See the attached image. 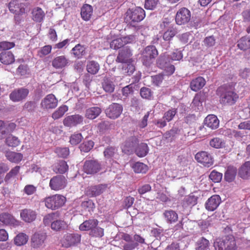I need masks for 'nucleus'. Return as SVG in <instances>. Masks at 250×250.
<instances>
[{
	"instance_id": "46",
	"label": "nucleus",
	"mask_w": 250,
	"mask_h": 250,
	"mask_svg": "<svg viewBox=\"0 0 250 250\" xmlns=\"http://www.w3.org/2000/svg\"><path fill=\"white\" fill-rule=\"evenodd\" d=\"M209 242L208 240L202 237L197 242V250H208L209 248Z\"/></svg>"
},
{
	"instance_id": "26",
	"label": "nucleus",
	"mask_w": 250,
	"mask_h": 250,
	"mask_svg": "<svg viewBox=\"0 0 250 250\" xmlns=\"http://www.w3.org/2000/svg\"><path fill=\"white\" fill-rule=\"evenodd\" d=\"M237 172L236 167L233 166H229L227 167L224 174V179L228 182L233 181L236 177Z\"/></svg>"
},
{
	"instance_id": "56",
	"label": "nucleus",
	"mask_w": 250,
	"mask_h": 250,
	"mask_svg": "<svg viewBox=\"0 0 250 250\" xmlns=\"http://www.w3.org/2000/svg\"><path fill=\"white\" fill-rule=\"evenodd\" d=\"M93 146L94 142L92 141H88L82 144L80 148L81 151L88 152L93 148Z\"/></svg>"
},
{
	"instance_id": "19",
	"label": "nucleus",
	"mask_w": 250,
	"mask_h": 250,
	"mask_svg": "<svg viewBox=\"0 0 250 250\" xmlns=\"http://www.w3.org/2000/svg\"><path fill=\"white\" fill-rule=\"evenodd\" d=\"M107 188V184H99L89 188L87 193L91 197H96L102 194Z\"/></svg>"
},
{
	"instance_id": "47",
	"label": "nucleus",
	"mask_w": 250,
	"mask_h": 250,
	"mask_svg": "<svg viewBox=\"0 0 250 250\" xmlns=\"http://www.w3.org/2000/svg\"><path fill=\"white\" fill-rule=\"evenodd\" d=\"M117 152V149L113 146L107 147L104 151L105 158L107 159H112Z\"/></svg>"
},
{
	"instance_id": "37",
	"label": "nucleus",
	"mask_w": 250,
	"mask_h": 250,
	"mask_svg": "<svg viewBox=\"0 0 250 250\" xmlns=\"http://www.w3.org/2000/svg\"><path fill=\"white\" fill-rule=\"evenodd\" d=\"M148 151L147 145L146 143H141L135 149L136 154L139 157H143L147 155Z\"/></svg>"
},
{
	"instance_id": "53",
	"label": "nucleus",
	"mask_w": 250,
	"mask_h": 250,
	"mask_svg": "<svg viewBox=\"0 0 250 250\" xmlns=\"http://www.w3.org/2000/svg\"><path fill=\"white\" fill-rule=\"evenodd\" d=\"M89 235L92 237H102L104 235V230L97 226L89 232Z\"/></svg>"
},
{
	"instance_id": "44",
	"label": "nucleus",
	"mask_w": 250,
	"mask_h": 250,
	"mask_svg": "<svg viewBox=\"0 0 250 250\" xmlns=\"http://www.w3.org/2000/svg\"><path fill=\"white\" fill-rule=\"evenodd\" d=\"M5 143L10 147H15L20 145V141L17 137L11 135L6 138Z\"/></svg>"
},
{
	"instance_id": "8",
	"label": "nucleus",
	"mask_w": 250,
	"mask_h": 250,
	"mask_svg": "<svg viewBox=\"0 0 250 250\" xmlns=\"http://www.w3.org/2000/svg\"><path fill=\"white\" fill-rule=\"evenodd\" d=\"M191 12L186 7H182L177 12L175 15V22L178 25L188 23L191 19Z\"/></svg>"
},
{
	"instance_id": "64",
	"label": "nucleus",
	"mask_w": 250,
	"mask_h": 250,
	"mask_svg": "<svg viewBox=\"0 0 250 250\" xmlns=\"http://www.w3.org/2000/svg\"><path fill=\"white\" fill-rule=\"evenodd\" d=\"M15 46L14 42L3 41L0 42V51H5L13 48Z\"/></svg>"
},
{
	"instance_id": "57",
	"label": "nucleus",
	"mask_w": 250,
	"mask_h": 250,
	"mask_svg": "<svg viewBox=\"0 0 250 250\" xmlns=\"http://www.w3.org/2000/svg\"><path fill=\"white\" fill-rule=\"evenodd\" d=\"M83 138L81 133H74L70 136L69 142L72 145H77L82 141Z\"/></svg>"
},
{
	"instance_id": "62",
	"label": "nucleus",
	"mask_w": 250,
	"mask_h": 250,
	"mask_svg": "<svg viewBox=\"0 0 250 250\" xmlns=\"http://www.w3.org/2000/svg\"><path fill=\"white\" fill-rule=\"evenodd\" d=\"M140 95L143 98L150 99L152 96V92L149 88L143 87L140 90Z\"/></svg>"
},
{
	"instance_id": "61",
	"label": "nucleus",
	"mask_w": 250,
	"mask_h": 250,
	"mask_svg": "<svg viewBox=\"0 0 250 250\" xmlns=\"http://www.w3.org/2000/svg\"><path fill=\"white\" fill-rule=\"evenodd\" d=\"M56 216V214L53 212L46 214L43 219L44 225L46 226H51V224L54 221Z\"/></svg>"
},
{
	"instance_id": "30",
	"label": "nucleus",
	"mask_w": 250,
	"mask_h": 250,
	"mask_svg": "<svg viewBox=\"0 0 250 250\" xmlns=\"http://www.w3.org/2000/svg\"><path fill=\"white\" fill-rule=\"evenodd\" d=\"M177 33V32L176 28H174L173 26H168V28L167 29L163 34V39L165 41L167 42L168 44H170L172 39ZM168 47H169V45H168Z\"/></svg>"
},
{
	"instance_id": "41",
	"label": "nucleus",
	"mask_w": 250,
	"mask_h": 250,
	"mask_svg": "<svg viewBox=\"0 0 250 250\" xmlns=\"http://www.w3.org/2000/svg\"><path fill=\"white\" fill-rule=\"evenodd\" d=\"M138 142L137 139L135 137H131L128 138L125 142L124 146V150L129 151L131 150L135 146V145Z\"/></svg>"
},
{
	"instance_id": "29",
	"label": "nucleus",
	"mask_w": 250,
	"mask_h": 250,
	"mask_svg": "<svg viewBox=\"0 0 250 250\" xmlns=\"http://www.w3.org/2000/svg\"><path fill=\"white\" fill-rule=\"evenodd\" d=\"M46 239V235L42 233H35L31 238V245L37 248L42 245Z\"/></svg>"
},
{
	"instance_id": "20",
	"label": "nucleus",
	"mask_w": 250,
	"mask_h": 250,
	"mask_svg": "<svg viewBox=\"0 0 250 250\" xmlns=\"http://www.w3.org/2000/svg\"><path fill=\"white\" fill-rule=\"evenodd\" d=\"M238 175L244 180L250 179V161L245 162L241 166L238 170Z\"/></svg>"
},
{
	"instance_id": "49",
	"label": "nucleus",
	"mask_w": 250,
	"mask_h": 250,
	"mask_svg": "<svg viewBox=\"0 0 250 250\" xmlns=\"http://www.w3.org/2000/svg\"><path fill=\"white\" fill-rule=\"evenodd\" d=\"M68 166L67 163L63 160L60 161L56 166L57 171L56 172L59 173L60 174H63L68 170Z\"/></svg>"
},
{
	"instance_id": "21",
	"label": "nucleus",
	"mask_w": 250,
	"mask_h": 250,
	"mask_svg": "<svg viewBox=\"0 0 250 250\" xmlns=\"http://www.w3.org/2000/svg\"><path fill=\"white\" fill-rule=\"evenodd\" d=\"M9 9L16 15H22L25 13V8L17 0H13L9 3Z\"/></svg>"
},
{
	"instance_id": "16",
	"label": "nucleus",
	"mask_w": 250,
	"mask_h": 250,
	"mask_svg": "<svg viewBox=\"0 0 250 250\" xmlns=\"http://www.w3.org/2000/svg\"><path fill=\"white\" fill-rule=\"evenodd\" d=\"M37 215L36 211L30 208L21 209L20 212L21 218L26 223H31L35 220Z\"/></svg>"
},
{
	"instance_id": "18",
	"label": "nucleus",
	"mask_w": 250,
	"mask_h": 250,
	"mask_svg": "<svg viewBox=\"0 0 250 250\" xmlns=\"http://www.w3.org/2000/svg\"><path fill=\"white\" fill-rule=\"evenodd\" d=\"M131 56L130 50L127 48H124L119 51L116 61L118 62H121L123 64L129 62L132 60L130 58Z\"/></svg>"
},
{
	"instance_id": "11",
	"label": "nucleus",
	"mask_w": 250,
	"mask_h": 250,
	"mask_svg": "<svg viewBox=\"0 0 250 250\" xmlns=\"http://www.w3.org/2000/svg\"><path fill=\"white\" fill-rule=\"evenodd\" d=\"M195 159L197 162L207 167H210L213 164V160L211 155L205 151L197 153L195 155Z\"/></svg>"
},
{
	"instance_id": "1",
	"label": "nucleus",
	"mask_w": 250,
	"mask_h": 250,
	"mask_svg": "<svg viewBox=\"0 0 250 250\" xmlns=\"http://www.w3.org/2000/svg\"><path fill=\"white\" fill-rule=\"evenodd\" d=\"M216 93L219 97L220 103L225 106L233 105L239 99V95L235 92L226 89L223 87H219Z\"/></svg>"
},
{
	"instance_id": "38",
	"label": "nucleus",
	"mask_w": 250,
	"mask_h": 250,
	"mask_svg": "<svg viewBox=\"0 0 250 250\" xmlns=\"http://www.w3.org/2000/svg\"><path fill=\"white\" fill-rule=\"evenodd\" d=\"M237 46L239 49L243 50L250 49V37L241 38L238 41Z\"/></svg>"
},
{
	"instance_id": "40",
	"label": "nucleus",
	"mask_w": 250,
	"mask_h": 250,
	"mask_svg": "<svg viewBox=\"0 0 250 250\" xmlns=\"http://www.w3.org/2000/svg\"><path fill=\"white\" fill-rule=\"evenodd\" d=\"M133 170L137 173H146L148 171L147 165L141 162L135 163L132 167Z\"/></svg>"
},
{
	"instance_id": "2",
	"label": "nucleus",
	"mask_w": 250,
	"mask_h": 250,
	"mask_svg": "<svg viewBox=\"0 0 250 250\" xmlns=\"http://www.w3.org/2000/svg\"><path fill=\"white\" fill-rule=\"evenodd\" d=\"M66 201V197L59 194H55L46 196L43 200L45 207L53 210L58 209L62 207L65 204Z\"/></svg>"
},
{
	"instance_id": "5",
	"label": "nucleus",
	"mask_w": 250,
	"mask_h": 250,
	"mask_svg": "<svg viewBox=\"0 0 250 250\" xmlns=\"http://www.w3.org/2000/svg\"><path fill=\"white\" fill-rule=\"evenodd\" d=\"M125 15L126 20L132 24L143 21L146 17V12L142 8L137 6L127 9Z\"/></svg>"
},
{
	"instance_id": "35",
	"label": "nucleus",
	"mask_w": 250,
	"mask_h": 250,
	"mask_svg": "<svg viewBox=\"0 0 250 250\" xmlns=\"http://www.w3.org/2000/svg\"><path fill=\"white\" fill-rule=\"evenodd\" d=\"M68 107L66 105H62L59 107L52 114V118L54 120H57L62 117L68 111Z\"/></svg>"
},
{
	"instance_id": "3",
	"label": "nucleus",
	"mask_w": 250,
	"mask_h": 250,
	"mask_svg": "<svg viewBox=\"0 0 250 250\" xmlns=\"http://www.w3.org/2000/svg\"><path fill=\"white\" fill-rule=\"evenodd\" d=\"M214 246L216 250H236L235 239L232 235L217 238Z\"/></svg>"
},
{
	"instance_id": "43",
	"label": "nucleus",
	"mask_w": 250,
	"mask_h": 250,
	"mask_svg": "<svg viewBox=\"0 0 250 250\" xmlns=\"http://www.w3.org/2000/svg\"><path fill=\"white\" fill-rule=\"evenodd\" d=\"M103 87L106 92L111 93L114 90L115 85L110 80L105 78L103 83Z\"/></svg>"
},
{
	"instance_id": "15",
	"label": "nucleus",
	"mask_w": 250,
	"mask_h": 250,
	"mask_svg": "<svg viewBox=\"0 0 250 250\" xmlns=\"http://www.w3.org/2000/svg\"><path fill=\"white\" fill-rule=\"evenodd\" d=\"M221 202L219 195H213L209 198L205 203V208L208 211L215 210Z\"/></svg>"
},
{
	"instance_id": "55",
	"label": "nucleus",
	"mask_w": 250,
	"mask_h": 250,
	"mask_svg": "<svg viewBox=\"0 0 250 250\" xmlns=\"http://www.w3.org/2000/svg\"><path fill=\"white\" fill-rule=\"evenodd\" d=\"M177 113V110L175 108H172L166 111L163 117V118L166 121L169 122L171 121Z\"/></svg>"
},
{
	"instance_id": "51",
	"label": "nucleus",
	"mask_w": 250,
	"mask_h": 250,
	"mask_svg": "<svg viewBox=\"0 0 250 250\" xmlns=\"http://www.w3.org/2000/svg\"><path fill=\"white\" fill-rule=\"evenodd\" d=\"M37 187L31 184L26 185L23 189V192L28 196H30L36 193Z\"/></svg>"
},
{
	"instance_id": "25",
	"label": "nucleus",
	"mask_w": 250,
	"mask_h": 250,
	"mask_svg": "<svg viewBox=\"0 0 250 250\" xmlns=\"http://www.w3.org/2000/svg\"><path fill=\"white\" fill-rule=\"evenodd\" d=\"M99 221L95 219H91L84 221L79 226V229L82 231H89L92 230L95 227L98 225Z\"/></svg>"
},
{
	"instance_id": "58",
	"label": "nucleus",
	"mask_w": 250,
	"mask_h": 250,
	"mask_svg": "<svg viewBox=\"0 0 250 250\" xmlns=\"http://www.w3.org/2000/svg\"><path fill=\"white\" fill-rule=\"evenodd\" d=\"M223 174L221 173L213 170L209 174V177L214 183L220 182L222 178Z\"/></svg>"
},
{
	"instance_id": "59",
	"label": "nucleus",
	"mask_w": 250,
	"mask_h": 250,
	"mask_svg": "<svg viewBox=\"0 0 250 250\" xmlns=\"http://www.w3.org/2000/svg\"><path fill=\"white\" fill-rule=\"evenodd\" d=\"M55 153L59 157L66 158L69 154V150L68 147H57L56 148Z\"/></svg>"
},
{
	"instance_id": "63",
	"label": "nucleus",
	"mask_w": 250,
	"mask_h": 250,
	"mask_svg": "<svg viewBox=\"0 0 250 250\" xmlns=\"http://www.w3.org/2000/svg\"><path fill=\"white\" fill-rule=\"evenodd\" d=\"M178 128L173 127L170 130L166 132L163 136L166 139H172L174 138L179 132Z\"/></svg>"
},
{
	"instance_id": "7",
	"label": "nucleus",
	"mask_w": 250,
	"mask_h": 250,
	"mask_svg": "<svg viewBox=\"0 0 250 250\" xmlns=\"http://www.w3.org/2000/svg\"><path fill=\"white\" fill-rule=\"evenodd\" d=\"M67 184V179L64 176L57 175L50 179L49 186L52 190L57 191L64 189Z\"/></svg>"
},
{
	"instance_id": "28",
	"label": "nucleus",
	"mask_w": 250,
	"mask_h": 250,
	"mask_svg": "<svg viewBox=\"0 0 250 250\" xmlns=\"http://www.w3.org/2000/svg\"><path fill=\"white\" fill-rule=\"evenodd\" d=\"M206 83V81L202 77H198L193 79L190 83V87L194 91L201 89Z\"/></svg>"
},
{
	"instance_id": "45",
	"label": "nucleus",
	"mask_w": 250,
	"mask_h": 250,
	"mask_svg": "<svg viewBox=\"0 0 250 250\" xmlns=\"http://www.w3.org/2000/svg\"><path fill=\"white\" fill-rule=\"evenodd\" d=\"M14 220L13 216L8 213H2L0 214V222L5 225L12 224Z\"/></svg>"
},
{
	"instance_id": "4",
	"label": "nucleus",
	"mask_w": 250,
	"mask_h": 250,
	"mask_svg": "<svg viewBox=\"0 0 250 250\" xmlns=\"http://www.w3.org/2000/svg\"><path fill=\"white\" fill-rule=\"evenodd\" d=\"M158 55V51L155 46H147L142 52L141 61L144 65L150 67L154 62Z\"/></svg>"
},
{
	"instance_id": "22",
	"label": "nucleus",
	"mask_w": 250,
	"mask_h": 250,
	"mask_svg": "<svg viewBox=\"0 0 250 250\" xmlns=\"http://www.w3.org/2000/svg\"><path fill=\"white\" fill-rule=\"evenodd\" d=\"M204 124L212 129H215L219 127V120L216 116L213 114L208 115L205 119Z\"/></svg>"
},
{
	"instance_id": "9",
	"label": "nucleus",
	"mask_w": 250,
	"mask_h": 250,
	"mask_svg": "<svg viewBox=\"0 0 250 250\" xmlns=\"http://www.w3.org/2000/svg\"><path fill=\"white\" fill-rule=\"evenodd\" d=\"M58 104V100L53 94L47 95L41 101V107L44 110L55 108Z\"/></svg>"
},
{
	"instance_id": "14",
	"label": "nucleus",
	"mask_w": 250,
	"mask_h": 250,
	"mask_svg": "<svg viewBox=\"0 0 250 250\" xmlns=\"http://www.w3.org/2000/svg\"><path fill=\"white\" fill-rule=\"evenodd\" d=\"M83 117L79 114L69 115L64 118L63 124L65 126L71 127L83 123Z\"/></svg>"
},
{
	"instance_id": "31",
	"label": "nucleus",
	"mask_w": 250,
	"mask_h": 250,
	"mask_svg": "<svg viewBox=\"0 0 250 250\" xmlns=\"http://www.w3.org/2000/svg\"><path fill=\"white\" fill-rule=\"evenodd\" d=\"M0 61L2 63L8 65L15 62V57L11 51H3L0 54Z\"/></svg>"
},
{
	"instance_id": "33",
	"label": "nucleus",
	"mask_w": 250,
	"mask_h": 250,
	"mask_svg": "<svg viewBox=\"0 0 250 250\" xmlns=\"http://www.w3.org/2000/svg\"><path fill=\"white\" fill-rule=\"evenodd\" d=\"M5 156L8 160L14 163H19L23 158V155L21 153L11 151H6Z\"/></svg>"
},
{
	"instance_id": "6",
	"label": "nucleus",
	"mask_w": 250,
	"mask_h": 250,
	"mask_svg": "<svg viewBox=\"0 0 250 250\" xmlns=\"http://www.w3.org/2000/svg\"><path fill=\"white\" fill-rule=\"evenodd\" d=\"M102 165L97 160L92 159L85 160L83 166V170L87 174L94 175L101 171Z\"/></svg>"
},
{
	"instance_id": "23",
	"label": "nucleus",
	"mask_w": 250,
	"mask_h": 250,
	"mask_svg": "<svg viewBox=\"0 0 250 250\" xmlns=\"http://www.w3.org/2000/svg\"><path fill=\"white\" fill-rule=\"evenodd\" d=\"M32 19L36 22H42L45 16L43 10L39 7L34 8L31 12Z\"/></svg>"
},
{
	"instance_id": "34",
	"label": "nucleus",
	"mask_w": 250,
	"mask_h": 250,
	"mask_svg": "<svg viewBox=\"0 0 250 250\" xmlns=\"http://www.w3.org/2000/svg\"><path fill=\"white\" fill-rule=\"evenodd\" d=\"M67 227V223L61 219H54L51 224V228L53 230L59 231L65 229Z\"/></svg>"
},
{
	"instance_id": "50",
	"label": "nucleus",
	"mask_w": 250,
	"mask_h": 250,
	"mask_svg": "<svg viewBox=\"0 0 250 250\" xmlns=\"http://www.w3.org/2000/svg\"><path fill=\"white\" fill-rule=\"evenodd\" d=\"M122 69L124 73L128 75H131L135 71V66L132 64V60L129 62H126L123 64Z\"/></svg>"
},
{
	"instance_id": "52",
	"label": "nucleus",
	"mask_w": 250,
	"mask_h": 250,
	"mask_svg": "<svg viewBox=\"0 0 250 250\" xmlns=\"http://www.w3.org/2000/svg\"><path fill=\"white\" fill-rule=\"evenodd\" d=\"M209 144L213 147L219 148L224 146L225 143L221 139L215 137L210 141Z\"/></svg>"
},
{
	"instance_id": "60",
	"label": "nucleus",
	"mask_w": 250,
	"mask_h": 250,
	"mask_svg": "<svg viewBox=\"0 0 250 250\" xmlns=\"http://www.w3.org/2000/svg\"><path fill=\"white\" fill-rule=\"evenodd\" d=\"M151 81L155 85L159 86L163 82L164 80V74L162 73L153 75L151 77Z\"/></svg>"
},
{
	"instance_id": "32",
	"label": "nucleus",
	"mask_w": 250,
	"mask_h": 250,
	"mask_svg": "<svg viewBox=\"0 0 250 250\" xmlns=\"http://www.w3.org/2000/svg\"><path fill=\"white\" fill-rule=\"evenodd\" d=\"M102 112V109L98 106H93L87 108L85 111V116L90 120L96 119Z\"/></svg>"
},
{
	"instance_id": "54",
	"label": "nucleus",
	"mask_w": 250,
	"mask_h": 250,
	"mask_svg": "<svg viewBox=\"0 0 250 250\" xmlns=\"http://www.w3.org/2000/svg\"><path fill=\"white\" fill-rule=\"evenodd\" d=\"M124 45L122 38H118L112 40L110 43V46L111 48L117 50L121 48Z\"/></svg>"
},
{
	"instance_id": "27",
	"label": "nucleus",
	"mask_w": 250,
	"mask_h": 250,
	"mask_svg": "<svg viewBox=\"0 0 250 250\" xmlns=\"http://www.w3.org/2000/svg\"><path fill=\"white\" fill-rule=\"evenodd\" d=\"M93 7L88 4H84L81 10V15L82 18L85 21H89L93 14Z\"/></svg>"
},
{
	"instance_id": "48",
	"label": "nucleus",
	"mask_w": 250,
	"mask_h": 250,
	"mask_svg": "<svg viewBox=\"0 0 250 250\" xmlns=\"http://www.w3.org/2000/svg\"><path fill=\"white\" fill-rule=\"evenodd\" d=\"M20 169V167L17 166L12 168L11 170L6 174L5 178H4V181L6 182H8L12 178L15 177L16 176H17L18 173H19Z\"/></svg>"
},
{
	"instance_id": "13",
	"label": "nucleus",
	"mask_w": 250,
	"mask_h": 250,
	"mask_svg": "<svg viewBox=\"0 0 250 250\" xmlns=\"http://www.w3.org/2000/svg\"><path fill=\"white\" fill-rule=\"evenodd\" d=\"M29 90L25 88L14 89L9 95L10 99L14 102H18L25 99L29 94Z\"/></svg>"
},
{
	"instance_id": "39",
	"label": "nucleus",
	"mask_w": 250,
	"mask_h": 250,
	"mask_svg": "<svg viewBox=\"0 0 250 250\" xmlns=\"http://www.w3.org/2000/svg\"><path fill=\"white\" fill-rule=\"evenodd\" d=\"M72 51L73 55L78 59L82 58L85 54V48L84 46L80 44H78L72 49Z\"/></svg>"
},
{
	"instance_id": "36",
	"label": "nucleus",
	"mask_w": 250,
	"mask_h": 250,
	"mask_svg": "<svg viewBox=\"0 0 250 250\" xmlns=\"http://www.w3.org/2000/svg\"><path fill=\"white\" fill-rule=\"evenodd\" d=\"M86 69L88 73L94 75L98 72L100 69V65L96 61H88L86 65Z\"/></svg>"
},
{
	"instance_id": "42",
	"label": "nucleus",
	"mask_w": 250,
	"mask_h": 250,
	"mask_svg": "<svg viewBox=\"0 0 250 250\" xmlns=\"http://www.w3.org/2000/svg\"><path fill=\"white\" fill-rule=\"evenodd\" d=\"M28 236L23 233L18 234L14 238V243L17 246H21L25 244L28 241Z\"/></svg>"
},
{
	"instance_id": "24",
	"label": "nucleus",
	"mask_w": 250,
	"mask_h": 250,
	"mask_svg": "<svg viewBox=\"0 0 250 250\" xmlns=\"http://www.w3.org/2000/svg\"><path fill=\"white\" fill-rule=\"evenodd\" d=\"M163 216L166 221L168 224H174L178 220L177 213L171 209L165 210L163 213Z\"/></svg>"
},
{
	"instance_id": "10",
	"label": "nucleus",
	"mask_w": 250,
	"mask_h": 250,
	"mask_svg": "<svg viewBox=\"0 0 250 250\" xmlns=\"http://www.w3.org/2000/svg\"><path fill=\"white\" fill-rule=\"evenodd\" d=\"M123 106L117 103L110 104L105 110L106 116L111 119L118 118L123 112Z\"/></svg>"
},
{
	"instance_id": "12",
	"label": "nucleus",
	"mask_w": 250,
	"mask_h": 250,
	"mask_svg": "<svg viewBox=\"0 0 250 250\" xmlns=\"http://www.w3.org/2000/svg\"><path fill=\"white\" fill-rule=\"evenodd\" d=\"M81 242V235L78 234L67 233L62 240V245L64 248L74 246Z\"/></svg>"
},
{
	"instance_id": "17",
	"label": "nucleus",
	"mask_w": 250,
	"mask_h": 250,
	"mask_svg": "<svg viewBox=\"0 0 250 250\" xmlns=\"http://www.w3.org/2000/svg\"><path fill=\"white\" fill-rule=\"evenodd\" d=\"M69 60L64 55L55 57L52 61V66L56 69H62L68 65Z\"/></svg>"
}]
</instances>
